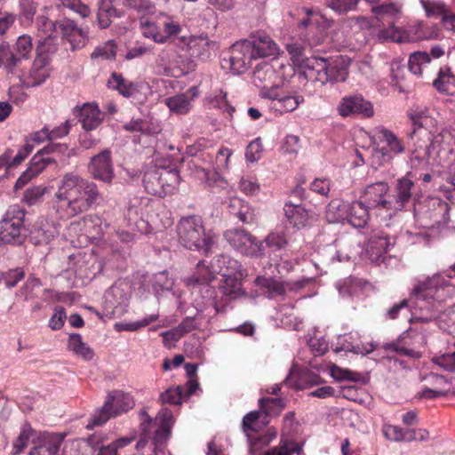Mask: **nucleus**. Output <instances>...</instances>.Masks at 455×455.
Masks as SVG:
<instances>
[{"label": "nucleus", "mask_w": 455, "mask_h": 455, "mask_svg": "<svg viewBox=\"0 0 455 455\" xmlns=\"http://www.w3.org/2000/svg\"><path fill=\"white\" fill-rule=\"evenodd\" d=\"M100 197L96 183L68 172L59 181L53 209L60 219L68 220L89 211Z\"/></svg>", "instance_id": "obj_1"}, {"label": "nucleus", "mask_w": 455, "mask_h": 455, "mask_svg": "<svg viewBox=\"0 0 455 455\" xmlns=\"http://www.w3.org/2000/svg\"><path fill=\"white\" fill-rule=\"evenodd\" d=\"M179 242L191 251L207 254L214 243L212 231H206L203 220L198 216L182 218L177 225Z\"/></svg>", "instance_id": "obj_2"}, {"label": "nucleus", "mask_w": 455, "mask_h": 455, "mask_svg": "<svg viewBox=\"0 0 455 455\" xmlns=\"http://www.w3.org/2000/svg\"><path fill=\"white\" fill-rule=\"evenodd\" d=\"M305 67L307 77L323 85L344 82L348 75L347 68L340 61H331L323 57L307 58Z\"/></svg>", "instance_id": "obj_3"}, {"label": "nucleus", "mask_w": 455, "mask_h": 455, "mask_svg": "<svg viewBox=\"0 0 455 455\" xmlns=\"http://www.w3.org/2000/svg\"><path fill=\"white\" fill-rule=\"evenodd\" d=\"M404 151L403 142L392 131L385 127L376 129L371 153L372 164L381 166L390 164Z\"/></svg>", "instance_id": "obj_4"}, {"label": "nucleus", "mask_w": 455, "mask_h": 455, "mask_svg": "<svg viewBox=\"0 0 455 455\" xmlns=\"http://www.w3.org/2000/svg\"><path fill=\"white\" fill-rule=\"evenodd\" d=\"M133 405L134 402L130 394L120 390L113 391L108 395L103 406L92 416L86 428L93 429L101 426L110 418L129 411Z\"/></svg>", "instance_id": "obj_5"}, {"label": "nucleus", "mask_w": 455, "mask_h": 455, "mask_svg": "<svg viewBox=\"0 0 455 455\" xmlns=\"http://www.w3.org/2000/svg\"><path fill=\"white\" fill-rule=\"evenodd\" d=\"M143 415L146 417L141 422L144 437L138 442L137 447L144 446L147 439L160 443L169 436L173 423V416L170 409H162L155 419L150 418L147 412H143Z\"/></svg>", "instance_id": "obj_6"}, {"label": "nucleus", "mask_w": 455, "mask_h": 455, "mask_svg": "<svg viewBox=\"0 0 455 455\" xmlns=\"http://www.w3.org/2000/svg\"><path fill=\"white\" fill-rule=\"evenodd\" d=\"M33 49L32 37L22 35L18 37L13 50L7 43L0 44V67H4L8 73L13 74L20 65L23 59H28Z\"/></svg>", "instance_id": "obj_7"}, {"label": "nucleus", "mask_w": 455, "mask_h": 455, "mask_svg": "<svg viewBox=\"0 0 455 455\" xmlns=\"http://www.w3.org/2000/svg\"><path fill=\"white\" fill-rule=\"evenodd\" d=\"M25 211L19 205H12L0 221V241L4 243H20L23 236Z\"/></svg>", "instance_id": "obj_8"}, {"label": "nucleus", "mask_w": 455, "mask_h": 455, "mask_svg": "<svg viewBox=\"0 0 455 455\" xmlns=\"http://www.w3.org/2000/svg\"><path fill=\"white\" fill-rule=\"evenodd\" d=\"M228 243L244 255L260 256L263 254V244L245 229L233 228L224 233Z\"/></svg>", "instance_id": "obj_9"}, {"label": "nucleus", "mask_w": 455, "mask_h": 455, "mask_svg": "<svg viewBox=\"0 0 455 455\" xmlns=\"http://www.w3.org/2000/svg\"><path fill=\"white\" fill-rule=\"evenodd\" d=\"M88 172L92 179L108 185L112 184L115 174L111 151L104 149L93 156L88 164Z\"/></svg>", "instance_id": "obj_10"}, {"label": "nucleus", "mask_w": 455, "mask_h": 455, "mask_svg": "<svg viewBox=\"0 0 455 455\" xmlns=\"http://www.w3.org/2000/svg\"><path fill=\"white\" fill-rule=\"evenodd\" d=\"M250 45L249 41L242 39L231 46L230 56L226 61L228 62L229 69L234 74H243L248 69L251 61L256 59Z\"/></svg>", "instance_id": "obj_11"}, {"label": "nucleus", "mask_w": 455, "mask_h": 455, "mask_svg": "<svg viewBox=\"0 0 455 455\" xmlns=\"http://www.w3.org/2000/svg\"><path fill=\"white\" fill-rule=\"evenodd\" d=\"M58 32L70 44L72 51L84 48L88 41L87 30L78 27L75 20L67 17L58 20Z\"/></svg>", "instance_id": "obj_12"}, {"label": "nucleus", "mask_w": 455, "mask_h": 455, "mask_svg": "<svg viewBox=\"0 0 455 455\" xmlns=\"http://www.w3.org/2000/svg\"><path fill=\"white\" fill-rule=\"evenodd\" d=\"M338 112L341 116L359 115L363 117L373 116V108L370 101L365 100L361 95L345 97L338 107Z\"/></svg>", "instance_id": "obj_13"}, {"label": "nucleus", "mask_w": 455, "mask_h": 455, "mask_svg": "<svg viewBox=\"0 0 455 455\" xmlns=\"http://www.w3.org/2000/svg\"><path fill=\"white\" fill-rule=\"evenodd\" d=\"M342 206L343 210L347 212V221L355 228H364L369 220V209L368 205L362 201H354L351 204H343L342 205L338 204L336 208ZM335 208V203L332 202L329 206V211Z\"/></svg>", "instance_id": "obj_14"}, {"label": "nucleus", "mask_w": 455, "mask_h": 455, "mask_svg": "<svg viewBox=\"0 0 455 455\" xmlns=\"http://www.w3.org/2000/svg\"><path fill=\"white\" fill-rule=\"evenodd\" d=\"M245 40L249 41L256 59L275 56L278 52L277 44L264 31H256Z\"/></svg>", "instance_id": "obj_15"}, {"label": "nucleus", "mask_w": 455, "mask_h": 455, "mask_svg": "<svg viewBox=\"0 0 455 455\" xmlns=\"http://www.w3.org/2000/svg\"><path fill=\"white\" fill-rule=\"evenodd\" d=\"M389 187L387 182L379 181L368 185L364 189V203L371 208L380 207L387 210H392L391 199H386Z\"/></svg>", "instance_id": "obj_16"}, {"label": "nucleus", "mask_w": 455, "mask_h": 455, "mask_svg": "<svg viewBox=\"0 0 455 455\" xmlns=\"http://www.w3.org/2000/svg\"><path fill=\"white\" fill-rule=\"evenodd\" d=\"M74 114L85 131L95 130L103 120V113L93 103H84L82 107H76Z\"/></svg>", "instance_id": "obj_17"}, {"label": "nucleus", "mask_w": 455, "mask_h": 455, "mask_svg": "<svg viewBox=\"0 0 455 455\" xmlns=\"http://www.w3.org/2000/svg\"><path fill=\"white\" fill-rule=\"evenodd\" d=\"M50 70L48 57H36L28 74L23 78V84L27 87L41 85L50 76Z\"/></svg>", "instance_id": "obj_18"}, {"label": "nucleus", "mask_w": 455, "mask_h": 455, "mask_svg": "<svg viewBox=\"0 0 455 455\" xmlns=\"http://www.w3.org/2000/svg\"><path fill=\"white\" fill-rule=\"evenodd\" d=\"M56 163L54 157L44 156L40 151H38L30 160L29 166L20 175L16 181V188H20L26 185L32 178L42 172L44 168L51 164Z\"/></svg>", "instance_id": "obj_19"}, {"label": "nucleus", "mask_w": 455, "mask_h": 455, "mask_svg": "<svg viewBox=\"0 0 455 455\" xmlns=\"http://www.w3.org/2000/svg\"><path fill=\"white\" fill-rule=\"evenodd\" d=\"M414 188V182L408 177H403L397 180L395 188V195L391 199L392 210L402 211L412 197Z\"/></svg>", "instance_id": "obj_20"}, {"label": "nucleus", "mask_w": 455, "mask_h": 455, "mask_svg": "<svg viewBox=\"0 0 455 455\" xmlns=\"http://www.w3.org/2000/svg\"><path fill=\"white\" fill-rule=\"evenodd\" d=\"M395 238L383 230H374L368 241L367 251L377 259L394 246Z\"/></svg>", "instance_id": "obj_21"}, {"label": "nucleus", "mask_w": 455, "mask_h": 455, "mask_svg": "<svg viewBox=\"0 0 455 455\" xmlns=\"http://www.w3.org/2000/svg\"><path fill=\"white\" fill-rule=\"evenodd\" d=\"M448 204L440 200L433 202V208L420 217L421 225L427 228H439L447 223Z\"/></svg>", "instance_id": "obj_22"}, {"label": "nucleus", "mask_w": 455, "mask_h": 455, "mask_svg": "<svg viewBox=\"0 0 455 455\" xmlns=\"http://www.w3.org/2000/svg\"><path fill=\"white\" fill-rule=\"evenodd\" d=\"M252 83L261 90L275 86L276 74L273 66L268 62L258 64L252 72Z\"/></svg>", "instance_id": "obj_23"}, {"label": "nucleus", "mask_w": 455, "mask_h": 455, "mask_svg": "<svg viewBox=\"0 0 455 455\" xmlns=\"http://www.w3.org/2000/svg\"><path fill=\"white\" fill-rule=\"evenodd\" d=\"M244 270L239 273L223 274L220 283L221 292L230 299H235L243 294L241 279L244 276Z\"/></svg>", "instance_id": "obj_24"}, {"label": "nucleus", "mask_w": 455, "mask_h": 455, "mask_svg": "<svg viewBox=\"0 0 455 455\" xmlns=\"http://www.w3.org/2000/svg\"><path fill=\"white\" fill-rule=\"evenodd\" d=\"M284 214L289 222L296 228L307 226L313 218V214L301 204L292 202L286 203L283 207Z\"/></svg>", "instance_id": "obj_25"}, {"label": "nucleus", "mask_w": 455, "mask_h": 455, "mask_svg": "<svg viewBox=\"0 0 455 455\" xmlns=\"http://www.w3.org/2000/svg\"><path fill=\"white\" fill-rule=\"evenodd\" d=\"M215 275L212 265L209 267L200 260L194 274L186 279V283L188 286L209 284L215 279Z\"/></svg>", "instance_id": "obj_26"}, {"label": "nucleus", "mask_w": 455, "mask_h": 455, "mask_svg": "<svg viewBox=\"0 0 455 455\" xmlns=\"http://www.w3.org/2000/svg\"><path fill=\"white\" fill-rule=\"evenodd\" d=\"M229 212L243 223H251L255 220L254 210L243 200L233 197L228 203Z\"/></svg>", "instance_id": "obj_27"}, {"label": "nucleus", "mask_w": 455, "mask_h": 455, "mask_svg": "<svg viewBox=\"0 0 455 455\" xmlns=\"http://www.w3.org/2000/svg\"><path fill=\"white\" fill-rule=\"evenodd\" d=\"M158 170L160 176L159 180L161 187H163V190L164 192V196L172 194L177 189L180 180L178 170L169 167H160Z\"/></svg>", "instance_id": "obj_28"}, {"label": "nucleus", "mask_w": 455, "mask_h": 455, "mask_svg": "<svg viewBox=\"0 0 455 455\" xmlns=\"http://www.w3.org/2000/svg\"><path fill=\"white\" fill-rule=\"evenodd\" d=\"M108 87L118 91L124 97L130 98L136 94L139 90L135 83L126 80L121 74L113 72L108 81Z\"/></svg>", "instance_id": "obj_29"}, {"label": "nucleus", "mask_w": 455, "mask_h": 455, "mask_svg": "<svg viewBox=\"0 0 455 455\" xmlns=\"http://www.w3.org/2000/svg\"><path fill=\"white\" fill-rule=\"evenodd\" d=\"M212 267L215 274H220L221 276L223 274L239 273V270L243 269L236 259L222 254L213 259Z\"/></svg>", "instance_id": "obj_30"}, {"label": "nucleus", "mask_w": 455, "mask_h": 455, "mask_svg": "<svg viewBox=\"0 0 455 455\" xmlns=\"http://www.w3.org/2000/svg\"><path fill=\"white\" fill-rule=\"evenodd\" d=\"M159 170L157 167H151L147 170L143 176V185L148 194L164 197L163 187H161Z\"/></svg>", "instance_id": "obj_31"}, {"label": "nucleus", "mask_w": 455, "mask_h": 455, "mask_svg": "<svg viewBox=\"0 0 455 455\" xmlns=\"http://www.w3.org/2000/svg\"><path fill=\"white\" fill-rule=\"evenodd\" d=\"M259 404L264 414V420H262L264 425L268 422L267 416H278L285 407V403L282 398L263 397L259 399Z\"/></svg>", "instance_id": "obj_32"}, {"label": "nucleus", "mask_w": 455, "mask_h": 455, "mask_svg": "<svg viewBox=\"0 0 455 455\" xmlns=\"http://www.w3.org/2000/svg\"><path fill=\"white\" fill-rule=\"evenodd\" d=\"M435 291H436L435 289L429 287L426 283L415 287L413 290V296L416 301L412 303L411 307L420 310L424 308L428 310L430 303L429 300L434 299Z\"/></svg>", "instance_id": "obj_33"}, {"label": "nucleus", "mask_w": 455, "mask_h": 455, "mask_svg": "<svg viewBox=\"0 0 455 455\" xmlns=\"http://www.w3.org/2000/svg\"><path fill=\"white\" fill-rule=\"evenodd\" d=\"M254 283L256 285L265 289L268 294L267 297L270 299L283 296L286 291L285 283L273 278L260 275L255 279Z\"/></svg>", "instance_id": "obj_34"}, {"label": "nucleus", "mask_w": 455, "mask_h": 455, "mask_svg": "<svg viewBox=\"0 0 455 455\" xmlns=\"http://www.w3.org/2000/svg\"><path fill=\"white\" fill-rule=\"evenodd\" d=\"M68 347L76 355L84 360H92L94 356L93 350L83 342L82 336L78 333L69 335Z\"/></svg>", "instance_id": "obj_35"}, {"label": "nucleus", "mask_w": 455, "mask_h": 455, "mask_svg": "<svg viewBox=\"0 0 455 455\" xmlns=\"http://www.w3.org/2000/svg\"><path fill=\"white\" fill-rule=\"evenodd\" d=\"M165 105L169 108L170 111L177 115L188 114L192 107L189 99L186 95L180 93L164 100Z\"/></svg>", "instance_id": "obj_36"}, {"label": "nucleus", "mask_w": 455, "mask_h": 455, "mask_svg": "<svg viewBox=\"0 0 455 455\" xmlns=\"http://www.w3.org/2000/svg\"><path fill=\"white\" fill-rule=\"evenodd\" d=\"M377 38L379 42L390 41L405 43L409 41V35L405 31L392 25L387 28L379 30L377 34Z\"/></svg>", "instance_id": "obj_37"}, {"label": "nucleus", "mask_w": 455, "mask_h": 455, "mask_svg": "<svg viewBox=\"0 0 455 455\" xmlns=\"http://www.w3.org/2000/svg\"><path fill=\"white\" fill-rule=\"evenodd\" d=\"M300 451L301 448L296 442L282 436L279 444L269 449L263 455H292L299 453Z\"/></svg>", "instance_id": "obj_38"}, {"label": "nucleus", "mask_w": 455, "mask_h": 455, "mask_svg": "<svg viewBox=\"0 0 455 455\" xmlns=\"http://www.w3.org/2000/svg\"><path fill=\"white\" fill-rule=\"evenodd\" d=\"M140 24L141 33L145 37L158 44L165 43V37L162 36V32L159 30L157 20L151 21L148 19H141Z\"/></svg>", "instance_id": "obj_39"}, {"label": "nucleus", "mask_w": 455, "mask_h": 455, "mask_svg": "<svg viewBox=\"0 0 455 455\" xmlns=\"http://www.w3.org/2000/svg\"><path fill=\"white\" fill-rule=\"evenodd\" d=\"M64 438V434L44 432L41 435V443L38 445L43 446L52 455H56Z\"/></svg>", "instance_id": "obj_40"}, {"label": "nucleus", "mask_w": 455, "mask_h": 455, "mask_svg": "<svg viewBox=\"0 0 455 455\" xmlns=\"http://www.w3.org/2000/svg\"><path fill=\"white\" fill-rule=\"evenodd\" d=\"M157 22L162 36L165 37V43L181 30L180 24L170 16L163 14L157 18Z\"/></svg>", "instance_id": "obj_41"}, {"label": "nucleus", "mask_w": 455, "mask_h": 455, "mask_svg": "<svg viewBox=\"0 0 455 455\" xmlns=\"http://www.w3.org/2000/svg\"><path fill=\"white\" fill-rule=\"evenodd\" d=\"M433 85L441 92L455 95V76L440 70L438 77L433 82Z\"/></svg>", "instance_id": "obj_42"}, {"label": "nucleus", "mask_w": 455, "mask_h": 455, "mask_svg": "<svg viewBox=\"0 0 455 455\" xmlns=\"http://www.w3.org/2000/svg\"><path fill=\"white\" fill-rule=\"evenodd\" d=\"M185 391L181 386H174L160 394L159 401L162 403L180 405L185 401Z\"/></svg>", "instance_id": "obj_43"}, {"label": "nucleus", "mask_w": 455, "mask_h": 455, "mask_svg": "<svg viewBox=\"0 0 455 455\" xmlns=\"http://www.w3.org/2000/svg\"><path fill=\"white\" fill-rule=\"evenodd\" d=\"M35 431L31 426L28 423L21 427L20 433L18 437L14 440L12 448L14 455L20 454L24 449L28 446L29 439L33 436Z\"/></svg>", "instance_id": "obj_44"}, {"label": "nucleus", "mask_w": 455, "mask_h": 455, "mask_svg": "<svg viewBox=\"0 0 455 455\" xmlns=\"http://www.w3.org/2000/svg\"><path fill=\"white\" fill-rule=\"evenodd\" d=\"M19 18L21 23L30 25L37 10V3L34 0H20Z\"/></svg>", "instance_id": "obj_45"}, {"label": "nucleus", "mask_w": 455, "mask_h": 455, "mask_svg": "<svg viewBox=\"0 0 455 455\" xmlns=\"http://www.w3.org/2000/svg\"><path fill=\"white\" fill-rule=\"evenodd\" d=\"M277 435L275 429L269 428L267 433L257 437H250V452L256 455L257 451L261 448L267 446Z\"/></svg>", "instance_id": "obj_46"}, {"label": "nucleus", "mask_w": 455, "mask_h": 455, "mask_svg": "<svg viewBox=\"0 0 455 455\" xmlns=\"http://www.w3.org/2000/svg\"><path fill=\"white\" fill-rule=\"evenodd\" d=\"M430 62V57L426 52H417L411 54L409 58V69L414 75H421L422 68Z\"/></svg>", "instance_id": "obj_47"}, {"label": "nucleus", "mask_w": 455, "mask_h": 455, "mask_svg": "<svg viewBox=\"0 0 455 455\" xmlns=\"http://www.w3.org/2000/svg\"><path fill=\"white\" fill-rule=\"evenodd\" d=\"M419 3L428 18L442 17L448 9L447 5L441 1L419 0Z\"/></svg>", "instance_id": "obj_48"}, {"label": "nucleus", "mask_w": 455, "mask_h": 455, "mask_svg": "<svg viewBox=\"0 0 455 455\" xmlns=\"http://www.w3.org/2000/svg\"><path fill=\"white\" fill-rule=\"evenodd\" d=\"M304 98L300 95H283L274 103V107L281 112H291L303 102Z\"/></svg>", "instance_id": "obj_49"}, {"label": "nucleus", "mask_w": 455, "mask_h": 455, "mask_svg": "<svg viewBox=\"0 0 455 455\" xmlns=\"http://www.w3.org/2000/svg\"><path fill=\"white\" fill-rule=\"evenodd\" d=\"M261 417L264 418L261 410L251 411L243 417V429L248 439L251 437L250 432H257L260 428L259 420Z\"/></svg>", "instance_id": "obj_50"}, {"label": "nucleus", "mask_w": 455, "mask_h": 455, "mask_svg": "<svg viewBox=\"0 0 455 455\" xmlns=\"http://www.w3.org/2000/svg\"><path fill=\"white\" fill-rule=\"evenodd\" d=\"M359 0H325V5L338 14L355 9Z\"/></svg>", "instance_id": "obj_51"}, {"label": "nucleus", "mask_w": 455, "mask_h": 455, "mask_svg": "<svg viewBox=\"0 0 455 455\" xmlns=\"http://www.w3.org/2000/svg\"><path fill=\"white\" fill-rule=\"evenodd\" d=\"M412 28L417 39L429 40L438 36V29L435 25L428 26L420 21L418 22Z\"/></svg>", "instance_id": "obj_52"}, {"label": "nucleus", "mask_w": 455, "mask_h": 455, "mask_svg": "<svg viewBox=\"0 0 455 455\" xmlns=\"http://www.w3.org/2000/svg\"><path fill=\"white\" fill-rule=\"evenodd\" d=\"M44 156H49L50 155H53L56 156H64L67 154L68 157L71 156V152L73 150H68V147L65 143H59L50 141L48 145L44 147L41 150H39Z\"/></svg>", "instance_id": "obj_53"}, {"label": "nucleus", "mask_w": 455, "mask_h": 455, "mask_svg": "<svg viewBox=\"0 0 455 455\" xmlns=\"http://www.w3.org/2000/svg\"><path fill=\"white\" fill-rule=\"evenodd\" d=\"M60 4L77 13L82 18H87L91 14L89 6L81 0H59Z\"/></svg>", "instance_id": "obj_54"}, {"label": "nucleus", "mask_w": 455, "mask_h": 455, "mask_svg": "<svg viewBox=\"0 0 455 455\" xmlns=\"http://www.w3.org/2000/svg\"><path fill=\"white\" fill-rule=\"evenodd\" d=\"M116 57V44L112 41H108L102 46L95 48L91 54L92 60H113Z\"/></svg>", "instance_id": "obj_55"}, {"label": "nucleus", "mask_w": 455, "mask_h": 455, "mask_svg": "<svg viewBox=\"0 0 455 455\" xmlns=\"http://www.w3.org/2000/svg\"><path fill=\"white\" fill-rule=\"evenodd\" d=\"M47 188L44 186H37L28 188L24 193L23 201L29 206H32L37 203H39L44 194L46 193Z\"/></svg>", "instance_id": "obj_56"}, {"label": "nucleus", "mask_w": 455, "mask_h": 455, "mask_svg": "<svg viewBox=\"0 0 455 455\" xmlns=\"http://www.w3.org/2000/svg\"><path fill=\"white\" fill-rule=\"evenodd\" d=\"M36 28L39 31L46 34L47 36L52 37L54 33H58V20L52 21L44 15L36 18Z\"/></svg>", "instance_id": "obj_57"}, {"label": "nucleus", "mask_w": 455, "mask_h": 455, "mask_svg": "<svg viewBox=\"0 0 455 455\" xmlns=\"http://www.w3.org/2000/svg\"><path fill=\"white\" fill-rule=\"evenodd\" d=\"M25 276V272L21 267H16L13 269H9L5 273L3 274V279L4 281L5 285L8 288L15 287L20 281H21Z\"/></svg>", "instance_id": "obj_58"}, {"label": "nucleus", "mask_w": 455, "mask_h": 455, "mask_svg": "<svg viewBox=\"0 0 455 455\" xmlns=\"http://www.w3.org/2000/svg\"><path fill=\"white\" fill-rule=\"evenodd\" d=\"M265 243L269 247H275L280 250L287 245L288 240L283 231H274L265 238Z\"/></svg>", "instance_id": "obj_59"}, {"label": "nucleus", "mask_w": 455, "mask_h": 455, "mask_svg": "<svg viewBox=\"0 0 455 455\" xmlns=\"http://www.w3.org/2000/svg\"><path fill=\"white\" fill-rule=\"evenodd\" d=\"M263 151V146L259 138L252 140L246 148V159L251 163L257 162Z\"/></svg>", "instance_id": "obj_60"}, {"label": "nucleus", "mask_w": 455, "mask_h": 455, "mask_svg": "<svg viewBox=\"0 0 455 455\" xmlns=\"http://www.w3.org/2000/svg\"><path fill=\"white\" fill-rule=\"evenodd\" d=\"M57 51V44L52 37L47 36L36 47V57H48Z\"/></svg>", "instance_id": "obj_61"}, {"label": "nucleus", "mask_w": 455, "mask_h": 455, "mask_svg": "<svg viewBox=\"0 0 455 455\" xmlns=\"http://www.w3.org/2000/svg\"><path fill=\"white\" fill-rule=\"evenodd\" d=\"M124 4L138 12H150L154 9L151 0H124Z\"/></svg>", "instance_id": "obj_62"}, {"label": "nucleus", "mask_w": 455, "mask_h": 455, "mask_svg": "<svg viewBox=\"0 0 455 455\" xmlns=\"http://www.w3.org/2000/svg\"><path fill=\"white\" fill-rule=\"evenodd\" d=\"M194 175L197 180L204 181L208 185H212L218 180L219 172L217 170L212 171L208 168L203 167L199 168V172H195Z\"/></svg>", "instance_id": "obj_63"}, {"label": "nucleus", "mask_w": 455, "mask_h": 455, "mask_svg": "<svg viewBox=\"0 0 455 455\" xmlns=\"http://www.w3.org/2000/svg\"><path fill=\"white\" fill-rule=\"evenodd\" d=\"M384 436L394 442L403 441V430L397 426L385 425L382 429Z\"/></svg>", "instance_id": "obj_64"}]
</instances>
